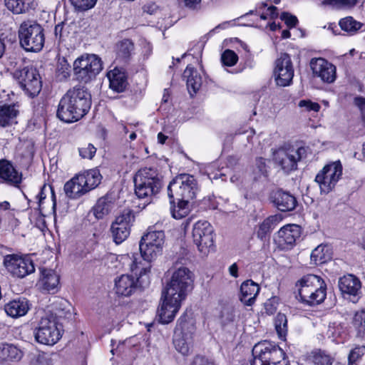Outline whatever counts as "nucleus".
Listing matches in <instances>:
<instances>
[{
	"mask_svg": "<svg viewBox=\"0 0 365 365\" xmlns=\"http://www.w3.org/2000/svg\"><path fill=\"white\" fill-rule=\"evenodd\" d=\"M91 106V94L83 87L75 86L60 100L56 115L63 122H76L89 111Z\"/></svg>",
	"mask_w": 365,
	"mask_h": 365,
	"instance_id": "nucleus-1",
	"label": "nucleus"
},
{
	"mask_svg": "<svg viewBox=\"0 0 365 365\" xmlns=\"http://www.w3.org/2000/svg\"><path fill=\"white\" fill-rule=\"evenodd\" d=\"M301 302L309 306H314L324 302L327 295V284L324 279L315 274H307L296 284Z\"/></svg>",
	"mask_w": 365,
	"mask_h": 365,
	"instance_id": "nucleus-2",
	"label": "nucleus"
},
{
	"mask_svg": "<svg viewBox=\"0 0 365 365\" xmlns=\"http://www.w3.org/2000/svg\"><path fill=\"white\" fill-rule=\"evenodd\" d=\"M163 176L156 168H143L134 176L135 192L139 198L150 199L163 187Z\"/></svg>",
	"mask_w": 365,
	"mask_h": 365,
	"instance_id": "nucleus-3",
	"label": "nucleus"
},
{
	"mask_svg": "<svg viewBox=\"0 0 365 365\" xmlns=\"http://www.w3.org/2000/svg\"><path fill=\"white\" fill-rule=\"evenodd\" d=\"M101 179L102 176L97 169L76 175L64 185L65 194L69 198H78L96 188L101 183Z\"/></svg>",
	"mask_w": 365,
	"mask_h": 365,
	"instance_id": "nucleus-4",
	"label": "nucleus"
},
{
	"mask_svg": "<svg viewBox=\"0 0 365 365\" xmlns=\"http://www.w3.org/2000/svg\"><path fill=\"white\" fill-rule=\"evenodd\" d=\"M19 38L21 47L26 51L38 52L45 43L44 29L35 21L22 22L19 29Z\"/></svg>",
	"mask_w": 365,
	"mask_h": 365,
	"instance_id": "nucleus-5",
	"label": "nucleus"
},
{
	"mask_svg": "<svg viewBox=\"0 0 365 365\" xmlns=\"http://www.w3.org/2000/svg\"><path fill=\"white\" fill-rule=\"evenodd\" d=\"M253 360L250 365H289L284 360L285 354L277 345L268 341H261L252 349Z\"/></svg>",
	"mask_w": 365,
	"mask_h": 365,
	"instance_id": "nucleus-6",
	"label": "nucleus"
},
{
	"mask_svg": "<svg viewBox=\"0 0 365 365\" xmlns=\"http://www.w3.org/2000/svg\"><path fill=\"white\" fill-rule=\"evenodd\" d=\"M130 269L135 274V277L130 274H122L115 280L114 289L118 296L129 297L133 294L138 287L139 278L150 271V268L141 266V261H138L134 254L132 255Z\"/></svg>",
	"mask_w": 365,
	"mask_h": 365,
	"instance_id": "nucleus-7",
	"label": "nucleus"
},
{
	"mask_svg": "<svg viewBox=\"0 0 365 365\" xmlns=\"http://www.w3.org/2000/svg\"><path fill=\"white\" fill-rule=\"evenodd\" d=\"M193 275L186 267H175L172 273L170 280L163 291L170 297L185 299L188 290L192 287Z\"/></svg>",
	"mask_w": 365,
	"mask_h": 365,
	"instance_id": "nucleus-8",
	"label": "nucleus"
},
{
	"mask_svg": "<svg viewBox=\"0 0 365 365\" xmlns=\"http://www.w3.org/2000/svg\"><path fill=\"white\" fill-rule=\"evenodd\" d=\"M198 190L196 180L192 175L181 174L175 177L168 186V195L170 199L192 201Z\"/></svg>",
	"mask_w": 365,
	"mask_h": 365,
	"instance_id": "nucleus-9",
	"label": "nucleus"
},
{
	"mask_svg": "<svg viewBox=\"0 0 365 365\" xmlns=\"http://www.w3.org/2000/svg\"><path fill=\"white\" fill-rule=\"evenodd\" d=\"M307 148L290 146L281 148L273 152V160L285 173L297 170V163L307 156Z\"/></svg>",
	"mask_w": 365,
	"mask_h": 365,
	"instance_id": "nucleus-10",
	"label": "nucleus"
},
{
	"mask_svg": "<svg viewBox=\"0 0 365 365\" xmlns=\"http://www.w3.org/2000/svg\"><path fill=\"white\" fill-rule=\"evenodd\" d=\"M101 59L95 54H84L78 57L73 63V72L76 78L88 83L101 71Z\"/></svg>",
	"mask_w": 365,
	"mask_h": 365,
	"instance_id": "nucleus-11",
	"label": "nucleus"
},
{
	"mask_svg": "<svg viewBox=\"0 0 365 365\" xmlns=\"http://www.w3.org/2000/svg\"><path fill=\"white\" fill-rule=\"evenodd\" d=\"M59 326L60 322L52 319V316L44 314L35 330L36 340L43 344H55L61 337V329Z\"/></svg>",
	"mask_w": 365,
	"mask_h": 365,
	"instance_id": "nucleus-12",
	"label": "nucleus"
},
{
	"mask_svg": "<svg viewBox=\"0 0 365 365\" xmlns=\"http://www.w3.org/2000/svg\"><path fill=\"white\" fill-rule=\"evenodd\" d=\"M165 241L163 231L150 230L143 236L139 249L141 257L145 261L151 262L162 252Z\"/></svg>",
	"mask_w": 365,
	"mask_h": 365,
	"instance_id": "nucleus-13",
	"label": "nucleus"
},
{
	"mask_svg": "<svg viewBox=\"0 0 365 365\" xmlns=\"http://www.w3.org/2000/svg\"><path fill=\"white\" fill-rule=\"evenodd\" d=\"M195 331V326L186 322L185 315L178 319L173 337V344L178 352L183 355L189 353Z\"/></svg>",
	"mask_w": 365,
	"mask_h": 365,
	"instance_id": "nucleus-14",
	"label": "nucleus"
},
{
	"mask_svg": "<svg viewBox=\"0 0 365 365\" xmlns=\"http://www.w3.org/2000/svg\"><path fill=\"white\" fill-rule=\"evenodd\" d=\"M342 175V165L339 160L326 165L316 175L315 181L324 193L330 192Z\"/></svg>",
	"mask_w": 365,
	"mask_h": 365,
	"instance_id": "nucleus-15",
	"label": "nucleus"
},
{
	"mask_svg": "<svg viewBox=\"0 0 365 365\" xmlns=\"http://www.w3.org/2000/svg\"><path fill=\"white\" fill-rule=\"evenodd\" d=\"M213 228L207 221L197 222L192 229L193 242L197 247L200 252L204 255L213 250L214 236Z\"/></svg>",
	"mask_w": 365,
	"mask_h": 365,
	"instance_id": "nucleus-16",
	"label": "nucleus"
},
{
	"mask_svg": "<svg viewBox=\"0 0 365 365\" xmlns=\"http://www.w3.org/2000/svg\"><path fill=\"white\" fill-rule=\"evenodd\" d=\"M14 78L21 88L30 97H34L41 90V81L38 71L34 67H24L15 71Z\"/></svg>",
	"mask_w": 365,
	"mask_h": 365,
	"instance_id": "nucleus-17",
	"label": "nucleus"
},
{
	"mask_svg": "<svg viewBox=\"0 0 365 365\" xmlns=\"http://www.w3.org/2000/svg\"><path fill=\"white\" fill-rule=\"evenodd\" d=\"M4 264L11 274L18 278H24L35 271L34 262L29 256L6 255Z\"/></svg>",
	"mask_w": 365,
	"mask_h": 365,
	"instance_id": "nucleus-18",
	"label": "nucleus"
},
{
	"mask_svg": "<svg viewBox=\"0 0 365 365\" xmlns=\"http://www.w3.org/2000/svg\"><path fill=\"white\" fill-rule=\"evenodd\" d=\"M294 67L289 54L280 53L274 61L273 76L276 84L279 86L285 87L289 86L294 77Z\"/></svg>",
	"mask_w": 365,
	"mask_h": 365,
	"instance_id": "nucleus-19",
	"label": "nucleus"
},
{
	"mask_svg": "<svg viewBox=\"0 0 365 365\" xmlns=\"http://www.w3.org/2000/svg\"><path fill=\"white\" fill-rule=\"evenodd\" d=\"M133 220L134 215L130 210H125L116 217L110 227L113 240L116 244H120L129 236Z\"/></svg>",
	"mask_w": 365,
	"mask_h": 365,
	"instance_id": "nucleus-20",
	"label": "nucleus"
},
{
	"mask_svg": "<svg viewBox=\"0 0 365 365\" xmlns=\"http://www.w3.org/2000/svg\"><path fill=\"white\" fill-rule=\"evenodd\" d=\"M182 299L177 297H170L165 292H162L161 304L158 309V317L161 324L171 322L178 312Z\"/></svg>",
	"mask_w": 365,
	"mask_h": 365,
	"instance_id": "nucleus-21",
	"label": "nucleus"
},
{
	"mask_svg": "<svg viewBox=\"0 0 365 365\" xmlns=\"http://www.w3.org/2000/svg\"><path fill=\"white\" fill-rule=\"evenodd\" d=\"M361 282L353 274L344 275L339 278V288L344 298L356 302L361 294Z\"/></svg>",
	"mask_w": 365,
	"mask_h": 365,
	"instance_id": "nucleus-22",
	"label": "nucleus"
},
{
	"mask_svg": "<svg viewBox=\"0 0 365 365\" xmlns=\"http://www.w3.org/2000/svg\"><path fill=\"white\" fill-rule=\"evenodd\" d=\"M310 66L313 74L321 78L323 82L332 83L336 79V67L322 58L311 60Z\"/></svg>",
	"mask_w": 365,
	"mask_h": 365,
	"instance_id": "nucleus-23",
	"label": "nucleus"
},
{
	"mask_svg": "<svg viewBox=\"0 0 365 365\" xmlns=\"http://www.w3.org/2000/svg\"><path fill=\"white\" fill-rule=\"evenodd\" d=\"M300 235L301 227L299 225H287L277 232L276 242L282 249H289L295 244Z\"/></svg>",
	"mask_w": 365,
	"mask_h": 365,
	"instance_id": "nucleus-24",
	"label": "nucleus"
},
{
	"mask_svg": "<svg viewBox=\"0 0 365 365\" xmlns=\"http://www.w3.org/2000/svg\"><path fill=\"white\" fill-rule=\"evenodd\" d=\"M45 315L52 316V319L58 322L61 319H71L73 315V307L66 299L55 298L54 301L48 307Z\"/></svg>",
	"mask_w": 365,
	"mask_h": 365,
	"instance_id": "nucleus-25",
	"label": "nucleus"
},
{
	"mask_svg": "<svg viewBox=\"0 0 365 365\" xmlns=\"http://www.w3.org/2000/svg\"><path fill=\"white\" fill-rule=\"evenodd\" d=\"M0 179L10 185H18L21 182V174L6 160H0Z\"/></svg>",
	"mask_w": 365,
	"mask_h": 365,
	"instance_id": "nucleus-26",
	"label": "nucleus"
},
{
	"mask_svg": "<svg viewBox=\"0 0 365 365\" xmlns=\"http://www.w3.org/2000/svg\"><path fill=\"white\" fill-rule=\"evenodd\" d=\"M273 202L275 206L282 212H288L293 210L297 205L295 197L289 192L282 190H278L274 193Z\"/></svg>",
	"mask_w": 365,
	"mask_h": 365,
	"instance_id": "nucleus-27",
	"label": "nucleus"
},
{
	"mask_svg": "<svg viewBox=\"0 0 365 365\" xmlns=\"http://www.w3.org/2000/svg\"><path fill=\"white\" fill-rule=\"evenodd\" d=\"M259 292V285L252 280H247L240 287V301L247 306H252Z\"/></svg>",
	"mask_w": 365,
	"mask_h": 365,
	"instance_id": "nucleus-28",
	"label": "nucleus"
},
{
	"mask_svg": "<svg viewBox=\"0 0 365 365\" xmlns=\"http://www.w3.org/2000/svg\"><path fill=\"white\" fill-rule=\"evenodd\" d=\"M42 277L40 283L43 290L49 293H56L58 289L60 281L59 275L53 269H41Z\"/></svg>",
	"mask_w": 365,
	"mask_h": 365,
	"instance_id": "nucleus-29",
	"label": "nucleus"
},
{
	"mask_svg": "<svg viewBox=\"0 0 365 365\" xmlns=\"http://www.w3.org/2000/svg\"><path fill=\"white\" fill-rule=\"evenodd\" d=\"M183 78L186 79L188 92L193 96L202 86L201 76L193 66L188 65L184 71Z\"/></svg>",
	"mask_w": 365,
	"mask_h": 365,
	"instance_id": "nucleus-30",
	"label": "nucleus"
},
{
	"mask_svg": "<svg viewBox=\"0 0 365 365\" xmlns=\"http://www.w3.org/2000/svg\"><path fill=\"white\" fill-rule=\"evenodd\" d=\"M115 207V199L111 195H106L97 201L93 211L96 218L102 219Z\"/></svg>",
	"mask_w": 365,
	"mask_h": 365,
	"instance_id": "nucleus-31",
	"label": "nucleus"
},
{
	"mask_svg": "<svg viewBox=\"0 0 365 365\" xmlns=\"http://www.w3.org/2000/svg\"><path fill=\"white\" fill-rule=\"evenodd\" d=\"M281 214H276L267 217L259 225L257 236L261 240H265L275 227L282 220Z\"/></svg>",
	"mask_w": 365,
	"mask_h": 365,
	"instance_id": "nucleus-32",
	"label": "nucleus"
},
{
	"mask_svg": "<svg viewBox=\"0 0 365 365\" xmlns=\"http://www.w3.org/2000/svg\"><path fill=\"white\" fill-rule=\"evenodd\" d=\"M4 309L13 318L24 316L29 309V301L25 298L14 299L5 305Z\"/></svg>",
	"mask_w": 365,
	"mask_h": 365,
	"instance_id": "nucleus-33",
	"label": "nucleus"
},
{
	"mask_svg": "<svg viewBox=\"0 0 365 365\" xmlns=\"http://www.w3.org/2000/svg\"><path fill=\"white\" fill-rule=\"evenodd\" d=\"M109 80L110 88L117 92L120 93L125 91L128 82L125 73L118 68L110 71L107 73Z\"/></svg>",
	"mask_w": 365,
	"mask_h": 365,
	"instance_id": "nucleus-34",
	"label": "nucleus"
},
{
	"mask_svg": "<svg viewBox=\"0 0 365 365\" xmlns=\"http://www.w3.org/2000/svg\"><path fill=\"white\" fill-rule=\"evenodd\" d=\"M6 8L15 14L29 12L36 8V0H4Z\"/></svg>",
	"mask_w": 365,
	"mask_h": 365,
	"instance_id": "nucleus-35",
	"label": "nucleus"
},
{
	"mask_svg": "<svg viewBox=\"0 0 365 365\" xmlns=\"http://www.w3.org/2000/svg\"><path fill=\"white\" fill-rule=\"evenodd\" d=\"M18 113L19 110L15 104L0 106V125L6 127L16 123Z\"/></svg>",
	"mask_w": 365,
	"mask_h": 365,
	"instance_id": "nucleus-36",
	"label": "nucleus"
},
{
	"mask_svg": "<svg viewBox=\"0 0 365 365\" xmlns=\"http://www.w3.org/2000/svg\"><path fill=\"white\" fill-rule=\"evenodd\" d=\"M22 352L16 346L5 342L0 343V359L2 360H19Z\"/></svg>",
	"mask_w": 365,
	"mask_h": 365,
	"instance_id": "nucleus-37",
	"label": "nucleus"
},
{
	"mask_svg": "<svg viewBox=\"0 0 365 365\" xmlns=\"http://www.w3.org/2000/svg\"><path fill=\"white\" fill-rule=\"evenodd\" d=\"M331 258V252L327 245H319L311 253V261L317 265L324 264Z\"/></svg>",
	"mask_w": 365,
	"mask_h": 365,
	"instance_id": "nucleus-38",
	"label": "nucleus"
},
{
	"mask_svg": "<svg viewBox=\"0 0 365 365\" xmlns=\"http://www.w3.org/2000/svg\"><path fill=\"white\" fill-rule=\"evenodd\" d=\"M134 51V44L130 39H123L116 46V52L118 58L128 61Z\"/></svg>",
	"mask_w": 365,
	"mask_h": 365,
	"instance_id": "nucleus-39",
	"label": "nucleus"
},
{
	"mask_svg": "<svg viewBox=\"0 0 365 365\" xmlns=\"http://www.w3.org/2000/svg\"><path fill=\"white\" fill-rule=\"evenodd\" d=\"M349 365H365V346H356L348 356Z\"/></svg>",
	"mask_w": 365,
	"mask_h": 365,
	"instance_id": "nucleus-40",
	"label": "nucleus"
},
{
	"mask_svg": "<svg viewBox=\"0 0 365 365\" xmlns=\"http://www.w3.org/2000/svg\"><path fill=\"white\" fill-rule=\"evenodd\" d=\"M178 205L171 207V214L175 219H182L186 217L190 211V201L177 200Z\"/></svg>",
	"mask_w": 365,
	"mask_h": 365,
	"instance_id": "nucleus-41",
	"label": "nucleus"
},
{
	"mask_svg": "<svg viewBox=\"0 0 365 365\" xmlns=\"http://www.w3.org/2000/svg\"><path fill=\"white\" fill-rule=\"evenodd\" d=\"M339 25L341 30L349 33L351 35L356 34L362 26V24L356 21L351 16H347L341 19Z\"/></svg>",
	"mask_w": 365,
	"mask_h": 365,
	"instance_id": "nucleus-42",
	"label": "nucleus"
},
{
	"mask_svg": "<svg viewBox=\"0 0 365 365\" xmlns=\"http://www.w3.org/2000/svg\"><path fill=\"white\" fill-rule=\"evenodd\" d=\"M314 365H331L334 359L322 350L314 351L311 354Z\"/></svg>",
	"mask_w": 365,
	"mask_h": 365,
	"instance_id": "nucleus-43",
	"label": "nucleus"
},
{
	"mask_svg": "<svg viewBox=\"0 0 365 365\" xmlns=\"http://www.w3.org/2000/svg\"><path fill=\"white\" fill-rule=\"evenodd\" d=\"M275 329L280 338L286 336L287 331V319L283 314H278L274 320Z\"/></svg>",
	"mask_w": 365,
	"mask_h": 365,
	"instance_id": "nucleus-44",
	"label": "nucleus"
},
{
	"mask_svg": "<svg viewBox=\"0 0 365 365\" xmlns=\"http://www.w3.org/2000/svg\"><path fill=\"white\" fill-rule=\"evenodd\" d=\"M70 25L65 22H61L56 25L54 28V35L56 40L61 43L65 41V38L69 34Z\"/></svg>",
	"mask_w": 365,
	"mask_h": 365,
	"instance_id": "nucleus-45",
	"label": "nucleus"
},
{
	"mask_svg": "<svg viewBox=\"0 0 365 365\" xmlns=\"http://www.w3.org/2000/svg\"><path fill=\"white\" fill-rule=\"evenodd\" d=\"M324 3L334 9H343L354 6L357 0H325Z\"/></svg>",
	"mask_w": 365,
	"mask_h": 365,
	"instance_id": "nucleus-46",
	"label": "nucleus"
},
{
	"mask_svg": "<svg viewBox=\"0 0 365 365\" xmlns=\"http://www.w3.org/2000/svg\"><path fill=\"white\" fill-rule=\"evenodd\" d=\"M353 324L359 331L365 334V309L357 311L354 314Z\"/></svg>",
	"mask_w": 365,
	"mask_h": 365,
	"instance_id": "nucleus-47",
	"label": "nucleus"
},
{
	"mask_svg": "<svg viewBox=\"0 0 365 365\" xmlns=\"http://www.w3.org/2000/svg\"><path fill=\"white\" fill-rule=\"evenodd\" d=\"M237 61V55L230 49H226L221 55V61L224 66H233Z\"/></svg>",
	"mask_w": 365,
	"mask_h": 365,
	"instance_id": "nucleus-48",
	"label": "nucleus"
},
{
	"mask_svg": "<svg viewBox=\"0 0 365 365\" xmlns=\"http://www.w3.org/2000/svg\"><path fill=\"white\" fill-rule=\"evenodd\" d=\"M72 6L78 11H86L93 8L97 0H69Z\"/></svg>",
	"mask_w": 365,
	"mask_h": 365,
	"instance_id": "nucleus-49",
	"label": "nucleus"
},
{
	"mask_svg": "<svg viewBox=\"0 0 365 365\" xmlns=\"http://www.w3.org/2000/svg\"><path fill=\"white\" fill-rule=\"evenodd\" d=\"M78 151L82 158L92 159L96 152V148L92 144L88 143L80 148Z\"/></svg>",
	"mask_w": 365,
	"mask_h": 365,
	"instance_id": "nucleus-50",
	"label": "nucleus"
},
{
	"mask_svg": "<svg viewBox=\"0 0 365 365\" xmlns=\"http://www.w3.org/2000/svg\"><path fill=\"white\" fill-rule=\"evenodd\" d=\"M277 299L276 297H272L266 301L264 304L265 312L269 315L274 314L277 309Z\"/></svg>",
	"mask_w": 365,
	"mask_h": 365,
	"instance_id": "nucleus-51",
	"label": "nucleus"
},
{
	"mask_svg": "<svg viewBox=\"0 0 365 365\" xmlns=\"http://www.w3.org/2000/svg\"><path fill=\"white\" fill-rule=\"evenodd\" d=\"M299 106L304 108L307 111L313 110L315 112H318L321 108L319 103H314L309 100L300 101L299 102Z\"/></svg>",
	"mask_w": 365,
	"mask_h": 365,
	"instance_id": "nucleus-52",
	"label": "nucleus"
},
{
	"mask_svg": "<svg viewBox=\"0 0 365 365\" xmlns=\"http://www.w3.org/2000/svg\"><path fill=\"white\" fill-rule=\"evenodd\" d=\"M280 19L284 21L287 26L289 28L294 27L298 22L297 18L288 12L282 13Z\"/></svg>",
	"mask_w": 365,
	"mask_h": 365,
	"instance_id": "nucleus-53",
	"label": "nucleus"
},
{
	"mask_svg": "<svg viewBox=\"0 0 365 365\" xmlns=\"http://www.w3.org/2000/svg\"><path fill=\"white\" fill-rule=\"evenodd\" d=\"M181 4H183L186 8L192 10H197L200 8L202 0H178Z\"/></svg>",
	"mask_w": 365,
	"mask_h": 365,
	"instance_id": "nucleus-54",
	"label": "nucleus"
},
{
	"mask_svg": "<svg viewBox=\"0 0 365 365\" xmlns=\"http://www.w3.org/2000/svg\"><path fill=\"white\" fill-rule=\"evenodd\" d=\"M263 158H257L255 163V166L257 169V173L264 175L267 172L266 162Z\"/></svg>",
	"mask_w": 365,
	"mask_h": 365,
	"instance_id": "nucleus-55",
	"label": "nucleus"
},
{
	"mask_svg": "<svg viewBox=\"0 0 365 365\" xmlns=\"http://www.w3.org/2000/svg\"><path fill=\"white\" fill-rule=\"evenodd\" d=\"M191 365H215V363L203 356H196Z\"/></svg>",
	"mask_w": 365,
	"mask_h": 365,
	"instance_id": "nucleus-56",
	"label": "nucleus"
},
{
	"mask_svg": "<svg viewBox=\"0 0 365 365\" xmlns=\"http://www.w3.org/2000/svg\"><path fill=\"white\" fill-rule=\"evenodd\" d=\"M355 103L360 109L362 118L365 122V98L363 97H357L355 98Z\"/></svg>",
	"mask_w": 365,
	"mask_h": 365,
	"instance_id": "nucleus-57",
	"label": "nucleus"
},
{
	"mask_svg": "<svg viewBox=\"0 0 365 365\" xmlns=\"http://www.w3.org/2000/svg\"><path fill=\"white\" fill-rule=\"evenodd\" d=\"M152 46L147 42H145L143 46V54L145 58H148L152 53Z\"/></svg>",
	"mask_w": 365,
	"mask_h": 365,
	"instance_id": "nucleus-58",
	"label": "nucleus"
},
{
	"mask_svg": "<svg viewBox=\"0 0 365 365\" xmlns=\"http://www.w3.org/2000/svg\"><path fill=\"white\" fill-rule=\"evenodd\" d=\"M229 273L230 274L235 277V278H237L238 277V267L236 263H233L232 264H231L230 267H229Z\"/></svg>",
	"mask_w": 365,
	"mask_h": 365,
	"instance_id": "nucleus-59",
	"label": "nucleus"
},
{
	"mask_svg": "<svg viewBox=\"0 0 365 365\" xmlns=\"http://www.w3.org/2000/svg\"><path fill=\"white\" fill-rule=\"evenodd\" d=\"M44 189H45V186L42 187L39 191V192L38 193V195H36V198L38 199V203L39 205H41V202L43 200H44L46 198V195L44 194Z\"/></svg>",
	"mask_w": 365,
	"mask_h": 365,
	"instance_id": "nucleus-60",
	"label": "nucleus"
},
{
	"mask_svg": "<svg viewBox=\"0 0 365 365\" xmlns=\"http://www.w3.org/2000/svg\"><path fill=\"white\" fill-rule=\"evenodd\" d=\"M267 10L269 11V15L272 18H275L277 16V9L276 6H269Z\"/></svg>",
	"mask_w": 365,
	"mask_h": 365,
	"instance_id": "nucleus-61",
	"label": "nucleus"
},
{
	"mask_svg": "<svg viewBox=\"0 0 365 365\" xmlns=\"http://www.w3.org/2000/svg\"><path fill=\"white\" fill-rule=\"evenodd\" d=\"M168 137L162 133L158 134V140L160 143L164 144Z\"/></svg>",
	"mask_w": 365,
	"mask_h": 365,
	"instance_id": "nucleus-62",
	"label": "nucleus"
},
{
	"mask_svg": "<svg viewBox=\"0 0 365 365\" xmlns=\"http://www.w3.org/2000/svg\"><path fill=\"white\" fill-rule=\"evenodd\" d=\"M5 43L4 40L0 38V58L3 56L5 51Z\"/></svg>",
	"mask_w": 365,
	"mask_h": 365,
	"instance_id": "nucleus-63",
	"label": "nucleus"
},
{
	"mask_svg": "<svg viewBox=\"0 0 365 365\" xmlns=\"http://www.w3.org/2000/svg\"><path fill=\"white\" fill-rule=\"evenodd\" d=\"M290 32L289 30H283L282 32V37L283 38H288L290 37Z\"/></svg>",
	"mask_w": 365,
	"mask_h": 365,
	"instance_id": "nucleus-64",
	"label": "nucleus"
}]
</instances>
